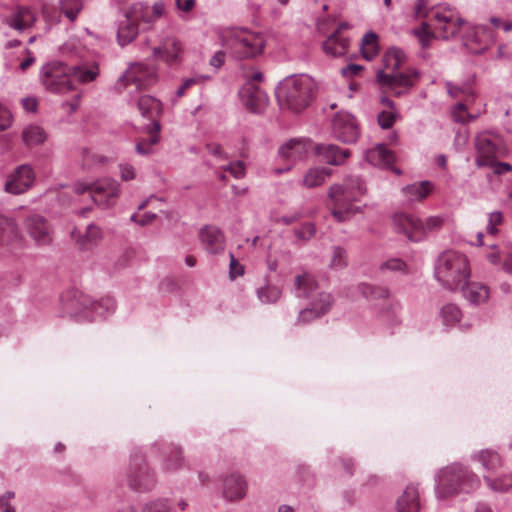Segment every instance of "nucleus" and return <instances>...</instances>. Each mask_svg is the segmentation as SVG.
<instances>
[{"label": "nucleus", "instance_id": "obj_53", "mask_svg": "<svg viewBox=\"0 0 512 512\" xmlns=\"http://www.w3.org/2000/svg\"><path fill=\"white\" fill-rule=\"evenodd\" d=\"M210 76L207 75H197L194 77L186 78L183 80L182 84L177 88L176 90V96L182 97L185 95L186 91L196 84L204 83L205 81L209 80Z\"/></svg>", "mask_w": 512, "mask_h": 512}, {"label": "nucleus", "instance_id": "obj_39", "mask_svg": "<svg viewBox=\"0 0 512 512\" xmlns=\"http://www.w3.org/2000/svg\"><path fill=\"white\" fill-rule=\"evenodd\" d=\"M348 44L349 42L346 38H342L338 33H334L323 43V50L327 55L338 57L346 53Z\"/></svg>", "mask_w": 512, "mask_h": 512}, {"label": "nucleus", "instance_id": "obj_27", "mask_svg": "<svg viewBox=\"0 0 512 512\" xmlns=\"http://www.w3.org/2000/svg\"><path fill=\"white\" fill-rule=\"evenodd\" d=\"M138 35L137 21L129 8L124 18L119 21L117 28V42L120 46L130 44Z\"/></svg>", "mask_w": 512, "mask_h": 512}, {"label": "nucleus", "instance_id": "obj_48", "mask_svg": "<svg viewBox=\"0 0 512 512\" xmlns=\"http://www.w3.org/2000/svg\"><path fill=\"white\" fill-rule=\"evenodd\" d=\"M413 34L417 37L422 49H428L431 45V41L434 39V34L431 32L430 25L422 23V25L413 30Z\"/></svg>", "mask_w": 512, "mask_h": 512}, {"label": "nucleus", "instance_id": "obj_10", "mask_svg": "<svg viewBox=\"0 0 512 512\" xmlns=\"http://www.w3.org/2000/svg\"><path fill=\"white\" fill-rule=\"evenodd\" d=\"M41 81L53 93H65L73 89L70 68L62 63L47 64L42 67Z\"/></svg>", "mask_w": 512, "mask_h": 512}, {"label": "nucleus", "instance_id": "obj_24", "mask_svg": "<svg viewBox=\"0 0 512 512\" xmlns=\"http://www.w3.org/2000/svg\"><path fill=\"white\" fill-rule=\"evenodd\" d=\"M72 237L76 241V244L80 250L89 251L99 245L104 237V233L101 227L91 223L86 227V230L83 234L73 231Z\"/></svg>", "mask_w": 512, "mask_h": 512}, {"label": "nucleus", "instance_id": "obj_28", "mask_svg": "<svg viewBox=\"0 0 512 512\" xmlns=\"http://www.w3.org/2000/svg\"><path fill=\"white\" fill-rule=\"evenodd\" d=\"M472 460L478 462L484 470V474H497L503 465L500 454L491 449H483L471 456Z\"/></svg>", "mask_w": 512, "mask_h": 512}, {"label": "nucleus", "instance_id": "obj_13", "mask_svg": "<svg viewBox=\"0 0 512 512\" xmlns=\"http://www.w3.org/2000/svg\"><path fill=\"white\" fill-rule=\"evenodd\" d=\"M35 178L33 168L28 164H22L7 176L4 190L14 195L25 193L33 186Z\"/></svg>", "mask_w": 512, "mask_h": 512}, {"label": "nucleus", "instance_id": "obj_7", "mask_svg": "<svg viewBox=\"0 0 512 512\" xmlns=\"http://www.w3.org/2000/svg\"><path fill=\"white\" fill-rule=\"evenodd\" d=\"M434 274L443 287L456 290L470 278L469 260L459 251L446 250L438 256Z\"/></svg>", "mask_w": 512, "mask_h": 512}, {"label": "nucleus", "instance_id": "obj_45", "mask_svg": "<svg viewBox=\"0 0 512 512\" xmlns=\"http://www.w3.org/2000/svg\"><path fill=\"white\" fill-rule=\"evenodd\" d=\"M130 9L137 23L141 22L144 25L143 29L150 28L156 21V19H153L152 12L150 11V8L146 4L140 2L135 3L130 7Z\"/></svg>", "mask_w": 512, "mask_h": 512}, {"label": "nucleus", "instance_id": "obj_17", "mask_svg": "<svg viewBox=\"0 0 512 512\" xmlns=\"http://www.w3.org/2000/svg\"><path fill=\"white\" fill-rule=\"evenodd\" d=\"M27 234L38 245H47L52 241V229L47 219L39 214L28 215L23 222Z\"/></svg>", "mask_w": 512, "mask_h": 512}, {"label": "nucleus", "instance_id": "obj_8", "mask_svg": "<svg viewBox=\"0 0 512 512\" xmlns=\"http://www.w3.org/2000/svg\"><path fill=\"white\" fill-rule=\"evenodd\" d=\"M475 149L477 152L475 165L478 168L486 167L493 163V160L506 154L503 139L498 134L491 132H482L476 136Z\"/></svg>", "mask_w": 512, "mask_h": 512}, {"label": "nucleus", "instance_id": "obj_62", "mask_svg": "<svg viewBox=\"0 0 512 512\" xmlns=\"http://www.w3.org/2000/svg\"><path fill=\"white\" fill-rule=\"evenodd\" d=\"M406 264L401 259H390L381 265V269H388L392 271H404Z\"/></svg>", "mask_w": 512, "mask_h": 512}, {"label": "nucleus", "instance_id": "obj_9", "mask_svg": "<svg viewBox=\"0 0 512 512\" xmlns=\"http://www.w3.org/2000/svg\"><path fill=\"white\" fill-rule=\"evenodd\" d=\"M431 20L433 29L444 40L457 36L465 24L459 13L449 6H439L433 10Z\"/></svg>", "mask_w": 512, "mask_h": 512}, {"label": "nucleus", "instance_id": "obj_40", "mask_svg": "<svg viewBox=\"0 0 512 512\" xmlns=\"http://www.w3.org/2000/svg\"><path fill=\"white\" fill-rule=\"evenodd\" d=\"M483 479L488 486L494 492H505L512 487V475L501 474V475H490L483 474Z\"/></svg>", "mask_w": 512, "mask_h": 512}, {"label": "nucleus", "instance_id": "obj_37", "mask_svg": "<svg viewBox=\"0 0 512 512\" xmlns=\"http://www.w3.org/2000/svg\"><path fill=\"white\" fill-rule=\"evenodd\" d=\"M21 241L22 236L17 222L10 217L0 214V242Z\"/></svg>", "mask_w": 512, "mask_h": 512}, {"label": "nucleus", "instance_id": "obj_52", "mask_svg": "<svg viewBox=\"0 0 512 512\" xmlns=\"http://www.w3.org/2000/svg\"><path fill=\"white\" fill-rule=\"evenodd\" d=\"M451 116L457 123H466L474 120L476 116H473L467 112V107L464 103L456 104L451 110Z\"/></svg>", "mask_w": 512, "mask_h": 512}, {"label": "nucleus", "instance_id": "obj_14", "mask_svg": "<svg viewBox=\"0 0 512 512\" xmlns=\"http://www.w3.org/2000/svg\"><path fill=\"white\" fill-rule=\"evenodd\" d=\"M157 81V74L154 68L143 63L131 64L125 73L119 78L124 85L134 84L139 89H146Z\"/></svg>", "mask_w": 512, "mask_h": 512}, {"label": "nucleus", "instance_id": "obj_47", "mask_svg": "<svg viewBox=\"0 0 512 512\" xmlns=\"http://www.w3.org/2000/svg\"><path fill=\"white\" fill-rule=\"evenodd\" d=\"M440 316L444 325L452 326L460 320L461 311L457 305L449 303L441 308Z\"/></svg>", "mask_w": 512, "mask_h": 512}, {"label": "nucleus", "instance_id": "obj_55", "mask_svg": "<svg viewBox=\"0 0 512 512\" xmlns=\"http://www.w3.org/2000/svg\"><path fill=\"white\" fill-rule=\"evenodd\" d=\"M398 117V113L395 109L382 111L378 114V123L381 128L389 129L393 126Z\"/></svg>", "mask_w": 512, "mask_h": 512}, {"label": "nucleus", "instance_id": "obj_33", "mask_svg": "<svg viewBox=\"0 0 512 512\" xmlns=\"http://www.w3.org/2000/svg\"><path fill=\"white\" fill-rule=\"evenodd\" d=\"M332 174V170L327 167L309 168L303 175L300 184L307 189L319 187L325 183Z\"/></svg>", "mask_w": 512, "mask_h": 512}, {"label": "nucleus", "instance_id": "obj_29", "mask_svg": "<svg viewBox=\"0 0 512 512\" xmlns=\"http://www.w3.org/2000/svg\"><path fill=\"white\" fill-rule=\"evenodd\" d=\"M315 152L318 156L330 164L341 165L350 156L349 149H342L335 144H318L315 146Z\"/></svg>", "mask_w": 512, "mask_h": 512}, {"label": "nucleus", "instance_id": "obj_2", "mask_svg": "<svg viewBox=\"0 0 512 512\" xmlns=\"http://www.w3.org/2000/svg\"><path fill=\"white\" fill-rule=\"evenodd\" d=\"M316 83L307 74L286 77L276 88V97L281 107L299 113L311 103Z\"/></svg>", "mask_w": 512, "mask_h": 512}, {"label": "nucleus", "instance_id": "obj_31", "mask_svg": "<svg viewBox=\"0 0 512 512\" xmlns=\"http://www.w3.org/2000/svg\"><path fill=\"white\" fill-rule=\"evenodd\" d=\"M366 160L374 166L390 167L395 162V156L392 151L386 148L384 144H377L365 153Z\"/></svg>", "mask_w": 512, "mask_h": 512}, {"label": "nucleus", "instance_id": "obj_6", "mask_svg": "<svg viewBox=\"0 0 512 512\" xmlns=\"http://www.w3.org/2000/svg\"><path fill=\"white\" fill-rule=\"evenodd\" d=\"M294 287L296 297L310 299L309 306L299 312L298 322H309L327 313L331 308L333 303L331 294L323 291L318 292V285L310 274L297 275Z\"/></svg>", "mask_w": 512, "mask_h": 512}, {"label": "nucleus", "instance_id": "obj_11", "mask_svg": "<svg viewBox=\"0 0 512 512\" xmlns=\"http://www.w3.org/2000/svg\"><path fill=\"white\" fill-rule=\"evenodd\" d=\"M154 474L142 457H134L127 473V485L138 492H147L155 487Z\"/></svg>", "mask_w": 512, "mask_h": 512}, {"label": "nucleus", "instance_id": "obj_26", "mask_svg": "<svg viewBox=\"0 0 512 512\" xmlns=\"http://www.w3.org/2000/svg\"><path fill=\"white\" fill-rule=\"evenodd\" d=\"M85 311L79 317H84L89 320H94L97 317H103L111 313L115 309V301L112 298H103L100 301H91L87 298L81 300Z\"/></svg>", "mask_w": 512, "mask_h": 512}, {"label": "nucleus", "instance_id": "obj_22", "mask_svg": "<svg viewBox=\"0 0 512 512\" xmlns=\"http://www.w3.org/2000/svg\"><path fill=\"white\" fill-rule=\"evenodd\" d=\"M494 42L493 31L485 25H478L473 29V35L465 41V46L471 53L480 54Z\"/></svg>", "mask_w": 512, "mask_h": 512}, {"label": "nucleus", "instance_id": "obj_18", "mask_svg": "<svg viewBox=\"0 0 512 512\" xmlns=\"http://www.w3.org/2000/svg\"><path fill=\"white\" fill-rule=\"evenodd\" d=\"M393 224L398 233H403L411 241L419 242L425 237L423 222L414 216L396 214L393 217Z\"/></svg>", "mask_w": 512, "mask_h": 512}, {"label": "nucleus", "instance_id": "obj_12", "mask_svg": "<svg viewBox=\"0 0 512 512\" xmlns=\"http://www.w3.org/2000/svg\"><path fill=\"white\" fill-rule=\"evenodd\" d=\"M332 133L337 140L346 144H353L360 136V128L352 114L340 111L332 119Z\"/></svg>", "mask_w": 512, "mask_h": 512}, {"label": "nucleus", "instance_id": "obj_5", "mask_svg": "<svg viewBox=\"0 0 512 512\" xmlns=\"http://www.w3.org/2000/svg\"><path fill=\"white\" fill-rule=\"evenodd\" d=\"M221 46L235 59L253 58L262 53L265 39L262 33L246 28H226L219 32Z\"/></svg>", "mask_w": 512, "mask_h": 512}, {"label": "nucleus", "instance_id": "obj_44", "mask_svg": "<svg viewBox=\"0 0 512 512\" xmlns=\"http://www.w3.org/2000/svg\"><path fill=\"white\" fill-rule=\"evenodd\" d=\"M85 0H60V11L70 21L74 22L83 10Z\"/></svg>", "mask_w": 512, "mask_h": 512}, {"label": "nucleus", "instance_id": "obj_46", "mask_svg": "<svg viewBox=\"0 0 512 512\" xmlns=\"http://www.w3.org/2000/svg\"><path fill=\"white\" fill-rule=\"evenodd\" d=\"M447 93L452 98H463L467 102H472L474 100V91L472 87L468 84L459 86L454 85L451 82H446Z\"/></svg>", "mask_w": 512, "mask_h": 512}, {"label": "nucleus", "instance_id": "obj_60", "mask_svg": "<svg viewBox=\"0 0 512 512\" xmlns=\"http://www.w3.org/2000/svg\"><path fill=\"white\" fill-rule=\"evenodd\" d=\"M120 176L124 181L133 180L136 177V170L133 165L129 163H121L119 165Z\"/></svg>", "mask_w": 512, "mask_h": 512}, {"label": "nucleus", "instance_id": "obj_15", "mask_svg": "<svg viewBox=\"0 0 512 512\" xmlns=\"http://www.w3.org/2000/svg\"><path fill=\"white\" fill-rule=\"evenodd\" d=\"M309 148L310 142L303 138H294L283 143L278 149V156L291 164L283 169H275L274 173L279 175L290 171L294 163L306 156Z\"/></svg>", "mask_w": 512, "mask_h": 512}, {"label": "nucleus", "instance_id": "obj_43", "mask_svg": "<svg viewBox=\"0 0 512 512\" xmlns=\"http://www.w3.org/2000/svg\"><path fill=\"white\" fill-rule=\"evenodd\" d=\"M361 52L363 57L370 61L379 53L378 36L374 32L366 33L361 41Z\"/></svg>", "mask_w": 512, "mask_h": 512}, {"label": "nucleus", "instance_id": "obj_21", "mask_svg": "<svg viewBox=\"0 0 512 512\" xmlns=\"http://www.w3.org/2000/svg\"><path fill=\"white\" fill-rule=\"evenodd\" d=\"M199 237L207 253L218 254L224 250L225 237L219 228L207 225L200 230Z\"/></svg>", "mask_w": 512, "mask_h": 512}, {"label": "nucleus", "instance_id": "obj_19", "mask_svg": "<svg viewBox=\"0 0 512 512\" xmlns=\"http://www.w3.org/2000/svg\"><path fill=\"white\" fill-rule=\"evenodd\" d=\"M153 58L172 65L182 60L183 48L181 42L175 37H167L161 45L152 49Z\"/></svg>", "mask_w": 512, "mask_h": 512}, {"label": "nucleus", "instance_id": "obj_58", "mask_svg": "<svg viewBox=\"0 0 512 512\" xmlns=\"http://www.w3.org/2000/svg\"><path fill=\"white\" fill-rule=\"evenodd\" d=\"M13 122V117L9 109L0 104V131L8 129Z\"/></svg>", "mask_w": 512, "mask_h": 512}, {"label": "nucleus", "instance_id": "obj_1", "mask_svg": "<svg viewBox=\"0 0 512 512\" xmlns=\"http://www.w3.org/2000/svg\"><path fill=\"white\" fill-rule=\"evenodd\" d=\"M481 485L480 478L471 469L455 463L440 469L436 475L435 493L439 500L458 494H470Z\"/></svg>", "mask_w": 512, "mask_h": 512}, {"label": "nucleus", "instance_id": "obj_57", "mask_svg": "<svg viewBox=\"0 0 512 512\" xmlns=\"http://www.w3.org/2000/svg\"><path fill=\"white\" fill-rule=\"evenodd\" d=\"M503 221V214L500 211L491 212L488 215V223H487V233L490 235H496L498 230L497 226L500 225Z\"/></svg>", "mask_w": 512, "mask_h": 512}, {"label": "nucleus", "instance_id": "obj_42", "mask_svg": "<svg viewBox=\"0 0 512 512\" xmlns=\"http://www.w3.org/2000/svg\"><path fill=\"white\" fill-rule=\"evenodd\" d=\"M256 295L261 303L272 304L281 298L282 290L277 285L266 283L265 285L257 288Z\"/></svg>", "mask_w": 512, "mask_h": 512}, {"label": "nucleus", "instance_id": "obj_32", "mask_svg": "<svg viewBox=\"0 0 512 512\" xmlns=\"http://www.w3.org/2000/svg\"><path fill=\"white\" fill-rule=\"evenodd\" d=\"M396 506L398 512H419L418 489L413 485L407 486L403 494L398 498Z\"/></svg>", "mask_w": 512, "mask_h": 512}, {"label": "nucleus", "instance_id": "obj_59", "mask_svg": "<svg viewBox=\"0 0 512 512\" xmlns=\"http://www.w3.org/2000/svg\"><path fill=\"white\" fill-rule=\"evenodd\" d=\"M444 222L443 217L441 216H430L426 219L425 223H423L425 228V234L428 232H432L438 230L442 227Z\"/></svg>", "mask_w": 512, "mask_h": 512}, {"label": "nucleus", "instance_id": "obj_51", "mask_svg": "<svg viewBox=\"0 0 512 512\" xmlns=\"http://www.w3.org/2000/svg\"><path fill=\"white\" fill-rule=\"evenodd\" d=\"M347 266V253L342 247H334L330 267L334 270H341Z\"/></svg>", "mask_w": 512, "mask_h": 512}, {"label": "nucleus", "instance_id": "obj_54", "mask_svg": "<svg viewBox=\"0 0 512 512\" xmlns=\"http://www.w3.org/2000/svg\"><path fill=\"white\" fill-rule=\"evenodd\" d=\"M182 465V456L181 452L178 448H175L171 452V456L165 459L164 461V469L167 472H173L179 469Z\"/></svg>", "mask_w": 512, "mask_h": 512}, {"label": "nucleus", "instance_id": "obj_34", "mask_svg": "<svg viewBox=\"0 0 512 512\" xmlns=\"http://www.w3.org/2000/svg\"><path fill=\"white\" fill-rule=\"evenodd\" d=\"M161 126L159 121H154L147 126V132L150 135L149 139H143L136 143V152L142 156H148L153 153V146L159 142V132Z\"/></svg>", "mask_w": 512, "mask_h": 512}, {"label": "nucleus", "instance_id": "obj_41", "mask_svg": "<svg viewBox=\"0 0 512 512\" xmlns=\"http://www.w3.org/2000/svg\"><path fill=\"white\" fill-rule=\"evenodd\" d=\"M99 74V69L96 64L76 66L70 69L71 79H75L81 83L92 82Z\"/></svg>", "mask_w": 512, "mask_h": 512}, {"label": "nucleus", "instance_id": "obj_30", "mask_svg": "<svg viewBox=\"0 0 512 512\" xmlns=\"http://www.w3.org/2000/svg\"><path fill=\"white\" fill-rule=\"evenodd\" d=\"M463 292V296L467 301L474 305H480L485 303L490 296V290L488 286L480 282H471L460 286Z\"/></svg>", "mask_w": 512, "mask_h": 512}, {"label": "nucleus", "instance_id": "obj_3", "mask_svg": "<svg viewBox=\"0 0 512 512\" xmlns=\"http://www.w3.org/2000/svg\"><path fill=\"white\" fill-rule=\"evenodd\" d=\"M366 187L359 177H347L343 184H334L329 188L328 197L332 201L331 214L339 222L349 220L359 211L355 202L365 194Z\"/></svg>", "mask_w": 512, "mask_h": 512}, {"label": "nucleus", "instance_id": "obj_16", "mask_svg": "<svg viewBox=\"0 0 512 512\" xmlns=\"http://www.w3.org/2000/svg\"><path fill=\"white\" fill-rule=\"evenodd\" d=\"M120 185L111 178L99 179L90 184L89 193L95 204L108 207L119 196Z\"/></svg>", "mask_w": 512, "mask_h": 512}, {"label": "nucleus", "instance_id": "obj_36", "mask_svg": "<svg viewBox=\"0 0 512 512\" xmlns=\"http://www.w3.org/2000/svg\"><path fill=\"white\" fill-rule=\"evenodd\" d=\"M21 137L26 146L32 147L43 144L47 140L48 134L42 126L28 124L23 128Z\"/></svg>", "mask_w": 512, "mask_h": 512}, {"label": "nucleus", "instance_id": "obj_4", "mask_svg": "<svg viewBox=\"0 0 512 512\" xmlns=\"http://www.w3.org/2000/svg\"><path fill=\"white\" fill-rule=\"evenodd\" d=\"M405 58V53L401 49H389L383 57V63L385 69L391 72L379 70L376 74V81L380 87L392 92L395 96L405 94L414 86L415 80L418 77V73L414 70L395 72L405 62Z\"/></svg>", "mask_w": 512, "mask_h": 512}, {"label": "nucleus", "instance_id": "obj_61", "mask_svg": "<svg viewBox=\"0 0 512 512\" xmlns=\"http://www.w3.org/2000/svg\"><path fill=\"white\" fill-rule=\"evenodd\" d=\"M486 167H491L494 174L502 175L512 171V165L507 162H498L497 159L493 163L488 164Z\"/></svg>", "mask_w": 512, "mask_h": 512}, {"label": "nucleus", "instance_id": "obj_64", "mask_svg": "<svg viewBox=\"0 0 512 512\" xmlns=\"http://www.w3.org/2000/svg\"><path fill=\"white\" fill-rule=\"evenodd\" d=\"M226 53H228L226 49L215 52L214 55L210 58L209 64L216 69L221 68L225 62Z\"/></svg>", "mask_w": 512, "mask_h": 512}, {"label": "nucleus", "instance_id": "obj_20", "mask_svg": "<svg viewBox=\"0 0 512 512\" xmlns=\"http://www.w3.org/2000/svg\"><path fill=\"white\" fill-rule=\"evenodd\" d=\"M36 13L29 7L19 6L4 17V22L12 29L23 32L36 22Z\"/></svg>", "mask_w": 512, "mask_h": 512}, {"label": "nucleus", "instance_id": "obj_23", "mask_svg": "<svg viewBox=\"0 0 512 512\" xmlns=\"http://www.w3.org/2000/svg\"><path fill=\"white\" fill-rule=\"evenodd\" d=\"M243 104L254 113L261 112L268 104L267 94L254 84L248 83L240 92Z\"/></svg>", "mask_w": 512, "mask_h": 512}, {"label": "nucleus", "instance_id": "obj_56", "mask_svg": "<svg viewBox=\"0 0 512 512\" xmlns=\"http://www.w3.org/2000/svg\"><path fill=\"white\" fill-rule=\"evenodd\" d=\"M222 169L228 171L236 179H241L246 175V165L240 160L230 162L228 165L223 166Z\"/></svg>", "mask_w": 512, "mask_h": 512}, {"label": "nucleus", "instance_id": "obj_63", "mask_svg": "<svg viewBox=\"0 0 512 512\" xmlns=\"http://www.w3.org/2000/svg\"><path fill=\"white\" fill-rule=\"evenodd\" d=\"M230 277L233 279L244 274V267L239 264L233 254H230Z\"/></svg>", "mask_w": 512, "mask_h": 512}, {"label": "nucleus", "instance_id": "obj_25", "mask_svg": "<svg viewBox=\"0 0 512 512\" xmlns=\"http://www.w3.org/2000/svg\"><path fill=\"white\" fill-rule=\"evenodd\" d=\"M246 493L247 483L241 475L231 474L224 479L222 494L227 501H240Z\"/></svg>", "mask_w": 512, "mask_h": 512}, {"label": "nucleus", "instance_id": "obj_50", "mask_svg": "<svg viewBox=\"0 0 512 512\" xmlns=\"http://www.w3.org/2000/svg\"><path fill=\"white\" fill-rule=\"evenodd\" d=\"M172 503L168 498H158L144 504L142 512H170Z\"/></svg>", "mask_w": 512, "mask_h": 512}, {"label": "nucleus", "instance_id": "obj_49", "mask_svg": "<svg viewBox=\"0 0 512 512\" xmlns=\"http://www.w3.org/2000/svg\"><path fill=\"white\" fill-rule=\"evenodd\" d=\"M362 295L368 299H381L389 296V291L385 287H377L362 283L359 285Z\"/></svg>", "mask_w": 512, "mask_h": 512}, {"label": "nucleus", "instance_id": "obj_38", "mask_svg": "<svg viewBox=\"0 0 512 512\" xmlns=\"http://www.w3.org/2000/svg\"><path fill=\"white\" fill-rule=\"evenodd\" d=\"M432 189L433 184L430 181H422L404 187L403 192L409 201L415 202L425 199Z\"/></svg>", "mask_w": 512, "mask_h": 512}, {"label": "nucleus", "instance_id": "obj_35", "mask_svg": "<svg viewBox=\"0 0 512 512\" xmlns=\"http://www.w3.org/2000/svg\"><path fill=\"white\" fill-rule=\"evenodd\" d=\"M138 109L143 117L157 121L156 117L160 116L163 108L162 103L158 99L150 95H142L137 102Z\"/></svg>", "mask_w": 512, "mask_h": 512}]
</instances>
